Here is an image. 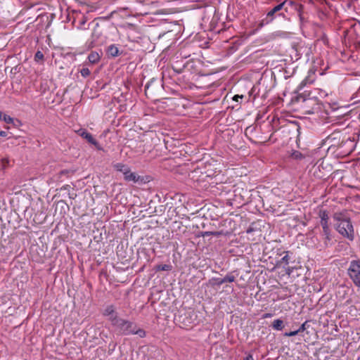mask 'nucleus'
<instances>
[{"instance_id":"nucleus-5","label":"nucleus","mask_w":360,"mask_h":360,"mask_svg":"<svg viewBox=\"0 0 360 360\" xmlns=\"http://www.w3.org/2000/svg\"><path fill=\"white\" fill-rule=\"evenodd\" d=\"M333 238V236L330 227L322 228V231L321 233V239L324 248H327L329 245H332Z\"/></svg>"},{"instance_id":"nucleus-11","label":"nucleus","mask_w":360,"mask_h":360,"mask_svg":"<svg viewBox=\"0 0 360 360\" xmlns=\"http://www.w3.org/2000/svg\"><path fill=\"white\" fill-rule=\"evenodd\" d=\"M275 13L276 12L273 9L269 11L266 14V18L261 21L259 26L262 27L264 25H266L272 22Z\"/></svg>"},{"instance_id":"nucleus-27","label":"nucleus","mask_w":360,"mask_h":360,"mask_svg":"<svg viewBox=\"0 0 360 360\" xmlns=\"http://www.w3.org/2000/svg\"><path fill=\"white\" fill-rule=\"evenodd\" d=\"M307 323V321H305L300 326V327L297 329L299 333L303 332L306 330Z\"/></svg>"},{"instance_id":"nucleus-8","label":"nucleus","mask_w":360,"mask_h":360,"mask_svg":"<svg viewBox=\"0 0 360 360\" xmlns=\"http://www.w3.org/2000/svg\"><path fill=\"white\" fill-rule=\"evenodd\" d=\"M124 180L127 181L137 182L139 180V176L136 173L131 172L130 168L124 174Z\"/></svg>"},{"instance_id":"nucleus-29","label":"nucleus","mask_w":360,"mask_h":360,"mask_svg":"<svg viewBox=\"0 0 360 360\" xmlns=\"http://www.w3.org/2000/svg\"><path fill=\"white\" fill-rule=\"evenodd\" d=\"M245 360H255V359H253V356H252V354H248V355L245 357Z\"/></svg>"},{"instance_id":"nucleus-4","label":"nucleus","mask_w":360,"mask_h":360,"mask_svg":"<svg viewBox=\"0 0 360 360\" xmlns=\"http://www.w3.org/2000/svg\"><path fill=\"white\" fill-rule=\"evenodd\" d=\"M316 70L314 68L309 70L306 77L297 86V91H301L307 84H313L316 80Z\"/></svg>"},{"instance_id":"nucleus-13","label":"nucleus","mask_w":360,"mask_h":360,"mask_svg":"<svg viewBox=\"0 0 360 360\" xmlns=\"http://www.w3.org/2000/svg\"><path fill=\"white\" fill-rule=\"evenodd\" d=\"M107 53L112 57H116L119 55V49L115 45L112 44L108 47Z\"/></svg>"},{"instance_id":"nucleus-1","label":"nucleus","mask_w":360,"mask_h":360,"mask_svg":"<svg viewBox=\"0 0 360 360\" xmlns=\"http://www.w3.org/2000/svg\"><path fill=\"white\" fill-rule=\"evenodd\" d=\"M333 221L337 231L349 240H354V228L349 217L345 212H336L333 214Z\"/></svg>"},{"instance_id":"nucleus-31","label":"nucleus","mask_w":360,"mask_h":360,"mask_svg":"<svg viewBox=\"0 0 360 360\" xmlns=\"http://www.w3.org/2000/svg\"><path fill=\"white\" fill-rule=\"evenodd\" d=\"M271 316H272V315H271V314H264L263 315V318H264V319H266V318H270V317H271Z\"/></svg>"},{"instance_id":"nucleus-12","label":"nucleus","mask_w":360,"mask_h":360,"mask_svg":"<svg viewBox=\"0 0 360 360\" xmlns=\"http://www.w3.org/2000/svg\"><path fill=\"white\" fill-rule=\"evenodd\" d=\"M114 169L117 171L122 172L123 174H125L129 169V167L122 163H116L113 165Z\"/></svg>"},{"instance_id":"nucleus-10","label":"nucleus","mask_w":360,"mask_h":360,"mask_svg":"<svg viewBox=\"0 0 360 360\" xmlns=\"http://www.w3.org/2000/svg\"><path fill=\"white\" fill-rule=\"evenodd\" d=\"M288 252H288V251L285 252L284 253L285 255L280 260L277 261V262H276L277 267L285 268L288 265L289 260H290Z\"/></svg>"},{"instance_id":"nucleus-3","label":"nucleus","mask_w":360,"mask_h":360,"mask_svg":"<svg viewBox=\"0 0 360 360\" xmlns=\"http://www.w3.org/2000/svg\"><path fill=\"white\" fill-rule=\"evenodd\" d=\"M348 275L356 287H360V260H353L348 269Z\"/></svg>"},{"instance_id":"nucleus-6","label":"nucleus","mask_w":360,"mask_h":360,"mask_svg":"<svg viewBox=\"0 0 360 360\" xmlns=\"http://www.w3.org/2000/svg\"><path fill=\"white\" fill-rule=\"evenodd\" d=\"M77 133L78 135H79L82 138L86 139V141L89 143H90L92 145L95 146L97 149L101 150V147L99 145L98 142L86 130L83 129H80L78 131H77Z\"/></svg>"},{"instance_id":"nucleus-19","label":"nucleus","mask_w":360,"mask_h":360,"mask_svg":"<svg viewBox=\"0 0 360 360\" xmlns=\"http://www.w3.org/2000/svg\"><path fill=\"white\" fill-rule=\"evenodd\" d=\"M44 59V54L41 51H38L34 55V60L39 62V60H42Z\"/></svg>"},{"instance_id":"nucleus-22","label":"nucleus","mask_w":360,"mask_h":360,"mask_svg":"<svg viewBox=\"0 0 360 360\" xmlns=\"http://www.w3.org/2000/svg\"><path fill=\"white\" fill-rule=\"evenodd\" d=\"M157 269L160 271H169L171 269V266L168 264L159 265L158 266Z\"/></svg>"},{"instance_id":"nucleus-28","label":"nucleus","mask_w":360,"mask_h":360,"mask_svg":"<svg viewBox=\"0 0 360 360\" xmlns=\"http://www.w3.org/2000/svg\"><path fill=\"white\" fill-rule=\"evenodd\" d=\"M243 98V96L236 95L233 96V99L236 101H238L239 99H242Z\"/></svg>"},{"instance_id":"nucleus-21","label":"nucleus","mask_w":360,"mask_h":360,"mask_svg":"<svg viewBox=\"0 0 360 360\" xmlns=\"http://www.w3.org/2000/svg\"><path fill=\"white\" fill-rule=\"evenodd\" d=\"M220 235L219 232H213V231H205L201 233L202 237L208 236H218Z\"/></svg>"},{"instance_id":"nucleus-30","label":"nucleus","mask_w":360,"mask_h":360,"mask_svg":"<svg viewBox=\"0 0 360 360\" xmlns=\"http://www.w3.org/2000/svg\"><path fill=\"white\" fill-rule=\"evenodd\" d=\"M0 136H3V137H5L7 136V133L4 131H0Z\"/></svg>"},{"instance_id":"nucleus-25","label":"nucleus","mask_w":360,"mask_h":360,"mask_svg":"<svg viewBox=\"0 0 360 360\" xmlns=\"http://www.w3.org/2000/svg\"><path fill=\"white\" fill-rule=\"evenodd\" d=\"M298 333H300L298 332L297 330H296L294 331L285 332L284 333V335L286 337H292V336H295V335H297Z\"/></svg>"},{"instance_id":"nucleus-17","label":"nucleus","mask_w":360,"mask_h":360,"mask_svg":"<svg viewBox=\"0 0 360 360\" xmlns=\"http://www.w3.org/2000/svg\"><path fill=\"white\" fill-rule=\"evenodd\" d=\"M272 327L276 330H281L283 328V321L281 319H276L272 323Z\"/></svg>"},{"instance_id":"nucleus-26","label":"nucleus","mask_w":360,"mask_h":360,"mask_svg":"<svg viewBox=\"0 0 360 360\" xmlns=\"http://www.w3.org/2000/svg\"><path fill=\"white\" fill-rule=\"evenodd\" d=\"M315 90L318 91V94L321 98H325L328 95L325 91H323L321 89H316Z\"/></svg>"},{"instance_id":"nucleus-16","label":"nucleus","mask_w":360,"mask_h":360,"mask_svg":"<svg viewBox=\"0 0 360 360\" xmlns=\"http://www.w3.org/2000/svg\"><path fill=\"white\" fill-rule=\"evenodd\" d=\"M0 120H4L7 124H15L14 119L9 115L0 112Z\"/></svg>"},{"instance_id":"nucleus-14","label":"nucleus","mask_w":360,"mask_h":360,"mask_svg":"<svg viewBox=\"0 0 360 360\" xmlns=\"http://www.w3.org/2000/svg\"><path fill=\"white\" fill-rule=\"evenodd\" d=\"M103 315L109 316V319L110 317L117 316L116 313H115L114 307L112 305L108 306L105 309L104 312H103Z\"/></svg>"},{"instance_id":"nucleus-24","label":"nucleus","mask_w":360,"mask_h":360,"mask_svg":"<svg viewBox=\"0 0 360 360\" xmlns=\"http://www.w3.org/2000/svg\"><path fill=\"white\" fill-rule=\"evenodd\" d=\"M285 2H286V1H283V2H282L281 4H280L277 5V6H276L273 8V10H274L276 13V12H278V11H281V10L283 8V6L285 5Z\"/></svg>"},{"instance_id":"nucleus-7","label":"nucleus","mask_w":360,"mask_h":360,"mask_svg":"<svg viewBox=\"0 0 360 360\" xmlns=\"http://www.w3.org/2000/svg\"><path fill=\"white\" fill-rule=\"evenodd\" d=\"M319 216L321 219L320 225L321 228H328L329 226V216L326 210H321L319 213Z\"/></svg>"},{"instance_id":"nucleus-2","label":"nucleus","mask_w":360,"mask_h":360,"mask_svg":"<svg viewBox=\"0 0 360 360\" xmlns=\"http://www.w3.org/2000/svg\"><path fill=\"white\" fill-rule=\"evenodd\" d=\"M110 321L112 325L116 326L124 335H130L134 323L127 320L119 318L118 316L110 317Z\"/></svg>"},{"instance_id":"nucleus-23","label":"nucleus","mask_w":360,"mask_h":360,"mask_svg":"<svg viewBox=\"0 0 360 360\" xmlns=\"http://www.w3.org/2000/svg\"><path fill=\"white\" fill-rule=\"evenodd\" d=\"M292 157L295 159V160H300V159H302L303 158V155L302 154L299 152V151H295L292 154Z\"/></svg>"},{"instance_id":"nucleus-9","label":"nucleus","mask_w":360,"mask_h":360,"mask_svg":"<svg viewBox=\"0 0 360 360\" xmlns=\"http://www.w3.org/2000/svg\"><path fill=\"white\" fill-rule=\"evenodd\" d=\"M215 284L221 285L224 283H232L235 281V276L232 274H227L223 278H215Z\"/></svg>"},{"instance_id":"nucleus-15","label":"nucleus","mask_w":360,"mask_h":360,"mask_svg":"<svg viewBox=\"0 0 360 360\" xmlns=\"http://www.w3.org/2000/svg\"><path fill=\"white\" fill-rule=\"evenodd\" d=\"M100 58V55L97 52H91L88 56L89 61L92 64L98 63Z\"/></svg>"},{"instance_id":"nucleus-18","label":"nucleus","mask_w":360,"mask_h":360,"mask_svg":"<svg viewBox=\"0 0 360 360\" xmlns=\"http://www.w3.org/2000/svg\"><path fill=\"white\" fill-rule=\"evenodd\" d=\"M131 334L138 335L141 338H144L146 335V331L144 330L141 329V328L136 329V326L134 324Z\"/></svg>"},{"instance_id":"nucleus-20","label":"nucleus","mask_w":360,"mask_h":360,"mask_svg":"<svg viewBox=\"0 0 360 360\" xmlns=\"http://www.w3.org/2000/svg\"><path fill=\"white\" fill-rule=\"evenodd\" d=\"M80 73L82 75V77H88L89 75H90L91 74V71L89 70V68H83L81 70H80Z\"/></svg>"}]
</instances>
